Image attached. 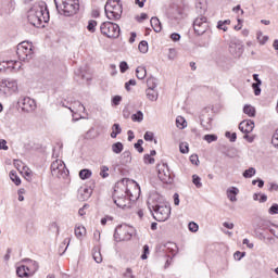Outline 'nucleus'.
I'll use <instances>...</instances> for the list:
<instances>
[{
	"mask_svg": "<svg viewBox=\"0 0 278 278\" xmlns=\"http://www.w3.org/2000/svg\"><path fill=\"white\" fill-rule=\"evenodd\" d=\"M243 244H247L248 249H253L254 244L249 241V239H243Z\"/></svg>",
	"mask_w": 278,
	"mask_h": 278,
	"instance_id": "nucleus-63",
	"label": "nucleus"
},
{
	"mask_svg": "<svg viewBox=\"0 0 278 278\" xmlns=\"http://www.w3.org/2000/svg\"><path fill=\"white\" fill-rule=\"evenodd\" d=\"M96 27H97V21L90 20L88 22V26H87L88 31H91V34H94V28Z\"/></svg>",
	"mask_w": 278,
	"mask_h": 278,
	"instance_id": "nucleus-43",
	"label": "nucleus"
},
{
	"mask_svg": "<svg viewBox=\"0 0 278 278\" xmlns=\"http://www.w3.org/2000/svg\"><path fill=\"white\" fill-rule=\"evenodd\" d=\"M269 214H278V204L275 203L269 207Z\"/></svg>",
	"mask_w": 278,
	"mask_h": 278,
	"instance_id": "nucleus-59",
	"label": "nucleus"
},
{
	"mask_svg": "<svg viewBox=\"0 0 278 278\" xmlns=\"http://www.w3.org/2000/svg\"><path fill=\"white\" fill-rule=\"evenodd\" d=\"M100 30L106 38H118L121 36V26L116 23L104 22L101 24Z\"/></svg>",
	"mask_w": 278,
	"mask_h": 278,
	"instance_id": "nucleus-9",
	"label": "nucleus"
},
{
	"mask_svg": "<svg viewBox=\"0 0 278 278\" xmlns=\"http://www.w3.org/2000/svg\"><path fill=\"white\" fill-rule=\"evenodd\" d=\"M176 127H178L179 129H186V127H187L186 119L181 116H178L176 118Z\"/></svg>",
	"mask_w": 278,
	"mask_h": 278,
	"instance_id": "nucleus-34",
	"label": "nucleus"
},
{
	"mask_svg": "<svg viewBox=\"0 0 278 278\" xmlns=\"http://www.w3.org/2000/svg\"><path fill=\"white\" fill-rule=\"evenodd\" d=\"M92 257L97 264H101L103 262V256L101 255V250L94 248L92 252Z\"/></svg>",
	"mask_w": 278,
	"mask_h": 278,
	"instance_id": "nucleus-26",
	"label": "nucleus"
},
{
	"mask_svg": "<svg viewBox=\"0 0 278 278\" xmlns=\"http://www.w3.org/2000/svg\"><path fill=\"white\" fill-rule=\"evenodd\" d=\"M201 125L206 131H210V129H212V118L208 117L206 121L202 119Z\"/></svg>",
	"mask_w": 278,
	"mask_h": 278,
	"instance_id": "nucleus-36",
	"label": "nucleus"
},
{
	"mask_svg": "<svg viewBox=\"0 0 278 278\" xmlns=\"http://www.w3.org/2000/svg\"><path fill=\"white\" fill-rule=\"evenodd\" d=\"M146 97L149 99V101H156L160 97V93L156 91V89H148L146 90Z\"/></svg>",
	"mask_w": 278,
	"mask_h": 278,
	"instance_id": "nucleus-23",
	"label": "nucleus"
},
{
	"mask_svg": "<svg viewBox=\"0 0 278 278\" xmlns=\"http://www.w3.org/2000/svg\"><path fill=\"white\" fill-rule=\"evenodd\" d=\"M79 192H80L81 201H88V199H90V197H92V188H90V187L81 188L79 190Z\"/></svg>",
	"mask_w": 278,
	"mask_h": 278,
	"instance_id": "nucleus-18",
	"label": "nucleus"
},
{
	"mask_svg": "<svg viewBox=\"0 0 278 278\" xmlns=\"http://www.w3.org/2000/svg\"><path fill=\"white\" fill-rule=\"evenodd\" d=\"M143 162L144 164H155V159L151 157L150 154H144Z\"/></svg>",
	"mask_w": 278,
	"mask_h": 278,
	"instance_id": "nucleus-48",
	"label": "nucleus"
},
{
	"mask_svg": "<svg viewBox=\"0 0 278 278\" xmlns=\"http://www.w3.org/2000/svg\"><path fill=\"white\" fill-rule=\"evenodd\" d=\"M159 178L164 184H170V181H173V177H170V169H168V164H163L162 167L159 168Z\"/></svg>",
	"mask_w": 278,
	"mask_h": 278,
	"instance_id": "nucleus-13",
	"label": "nucleus"
},
{
	"mask_svg": "<svg viewBox=\"0 0 278 278\" xmlns=\"http://www.w3.org/2000/svg\"><path fill=\"white\" fill-rule=\"evenodd\" d=\"M121 101H123V98L121 96H115L113 99H112V103L114 105H121Z\"/></svg>",
	"mask_w": 278,
	"mask_h": 278,
	"instance_id": "nucleus-57",
	"label": "nucleus"
},
{
	"mask_svg": "<svg viewBox=\"0 0 278 278\" xmlns=\"http://www.w3.org/2000/svg\"><path fill=\"white\" fill-rule=\"evenodd\" d=\"M174 204L179 205V193L174 194Z\"/></svg>",
	"mask_w": 278,
	"mask_h": 278,
	"instance_id": "nucleus-64",
	"label": "nucleus"
},
{
	"mask_svg": "<svg viewBox=\"0 0 278 278\" xmlns=\"http://www.w3.org/2000/svg\"><path fill=\"white\" fill-rule=\"evenodd\" d=\"M137 79H144L147 77V67L138 66L136 70Z\"/></svg>",
	"mask_w": 278,
	"mask_h": 278,
	"instance_id": "nucleus-27",
	"label": "nucleus"
},
{
	"mask_svg": "<svg viewBox=\"0 0 278 278\" xmlns=\"http://www.w3.org/2000/svg\"><path fill=\"white\" fill-rule=\"evenodd\" d=\"M240 193V189H238V187H230L227 189L226 194L227 198L229 199V201H231V203H236V201H238V194Z\"/></svg>",
	"mask_w": 278,
	"mask_h": 278,
	"instance_id": "nucleus-17",
	"label": "nucleus"
},
{
	"mask_svg": "<svg viewBox=\"0 0 278 278\" xmlns=\"http://www.w3.org/2000/svg\"><path fill=\"white\" fill-rule=\"evenodd\" d=\"M10 179L15 184V186H21V178L16 175L15 170L10 172Z\"/></svg>",
	"mask_w": 278,
	"mask_h": 278,
	"instance_id": "nucleus-32",
	"label": "nucleus"
},
{
	"mask_svg": "<svg viewBox=\"0 0 278 278\" xmlns=\"http://www.w3.org/2000/svg\"><path fill=\"white\" fill-rule=\"evenodd\" d=\"M54 3L62 16H75L79 12V0H54Z\"/></svg>",
	"mask_w": 278,
	"mask_h": 278,
	"instance_id": "nucleus-4",
	"label": "nucleus"
},
{
	"mask_svg": "<svg viewBox=\"0 0 278 278\" xmlns=\"http://www.w3.org/2000/svg\"><path fill=\"white\" fill-rule=\"evenodd\" d=\"M128 70H129V65L127 64V62L123 61L119 63L121 73H127Z\"/></svg>",
	"mask_w": 278,
	"mask_h": 278,
	"instance_id": "nucleus-50",
	"label": "nucleus"
},
{
	"mask_svg": "<svg viewBox=\"0 0 278 278\" xmlns=\"http://www.w3.org/2000/svg\"><path fill=\"white\" fill-rule=\"evenodd\" d=\"M108 170H110V168L108 166L101 167L100 175H101V177H103V179H105L106 177H110V174H108Z\"/></svg>",
	"mask_w": 278,
	"mask_h": 278,
	"instance_id": "nucleus-52",
	"label": "nucleus"
},
{
	"mask_svg": "<svg viewBox=\"0 0 278 278\" xmlns=\"http://www.w3.org/2000/svg\"><path fill=\"white\" fill-rule=\"evenodd\" d=\"M143 138H144V140H146L147 142H153V132L147 131V132L144 134Z\"/></svg>",
	"mask_w": 278,
	"mask_h": 278,
	"instance_id": "nucleus-55",
	"label": "nucleus"
},
{
	"mask_svg": "<svg viewBox=\"0 0 278 278\" xmlns=\"http://www.w3.org/2000/svg\"><path fill=\"white\" fill-rule=\"evenodd\" d=\"M16 55L20 62H29L34 58V46L29 41H23L17 45Z\"/></svg>",
	"mask_w": 278,
	"mask_h": 278,
	"instance_id": "nucleus-6",
	"label": "nucleus"
},
{
	"mask_svg": "<svg viewBox=\"0 0 278 278\" xmlns=\"http://www.w3.org/2000/svg\"><path fill=\"white\" fill-rule=\"evenodd\" d=\"M192 182L195 185V188H203V184L201 182V177H199V175L194 174L192 176Z\"/></svg>",
	"mask_w": 278,
	"mask_h": 278,
	"instance_id": "nucleus-39",
	"label": "nucleus"
},
{
	"mask_svg": "<svg viewBox=\"0 0 278 278\" xmlns=\"http://www.w3.org/2000/svg\"><path fill=\"white\" fill-rule=\"evenodd\" d=\"M243 112L250 116L251 118H253L255 116V108H253L250 104H245L243 108Z\"/></svg>",
	"mask_w": 278,
	"mask_h": 278,
	"instance_id": "nucleus-29",
	"label": "nucleus"
},
{
	"mask_svg": "<svg viewBox=\"0 0 278 278\" xmlns=\"http://www.w3.org/2000/svg\"><path fill=\"white\" fill-rule=\"evenodd\" d=\"M255 173H257V170H255L254 167H250L243 172V177L245 179H251V177H254Z\"/></svg>",
	"mask_w": 278,
	"mask_h": 278,
	"instance_id": "nucleus-33",
	"label": "nucleus"
},
{
	"mask_svg": "<svg viewBox=\"0 0 278 278\" xmlns=\"http://www.w3.org/2000/svg\"><path fill=\"white\" fill-rule=\"evenodd\" d=\"M245 255H247V252L237 251L235 252L233 257L237 262H240V260H242V257H244Z\"/></svg>",
	"mask_w": 278,
	"mask_h": 278,
	"instance_id": "nucleus-47",
	"label": "nucleus"
},
{
	"mask_svg": "<svg viewBox=\"0 0 278 278\" xmlns=\"http://www.w3.org/2000/svg\"><path fill=\"white\" fill-rule=\"evenodd\" d=\"M191 164H194L195 166H199V156L197 154H192L190 156Z\"/></svg>",
	"mask_w": 278,
	"mask_h": 278,
	"instance_id": "nucleus-56",
	"label": "nucleus"
},
{
	"mask_svg": "<svg viewBox=\"0 0 278 278\" xmlns=\"http://www.w3.org/2000/svg\"><path fill=\"white\" fill-rule=\"evenodd\" d=\"M229 52L233 58H240L244 53V46L241 43H231L229 47Z\"/></svg>",
	"mask_w": 278,
	"mask_h": 278,
	"instance_id": "nucleus-16",
	"label": "nucleus"
},
{
	"mask_svg": "<svg viewBox=\"0 0 278 278\" xmlns=\"http://www.w3.org/2000/svg\"><path fill=\"white\" fill-rule=\"evenodd\" d=\"M148 207L159 223H166L170 218V205L164 202L160 194H152L148 200Z\"/></svg>",
	"mask_w": 278,
	"mask_h": 278,
	"instance_id": "nucleus-2",
	"label": "nucleus"
},
{
	"mask_svg": "<svg viewBox=\"0 0 278 278\" xmlns=\"http://www.w3.org/2000/svg\"><path fill=\"white\" fill-rule=\"evenodd\" d=\"M50 168L52 177H56L58 179H65V177H68V168H66L64 161L60 159L53 161Z\"/></svg>",
	"mask_w": 278,
	"mask_h": 278,
	"instance_id": "nucleus-8",
	"label": "nucleus"
},
{
	"mask_svg": "<svg viewBox=\"0 0 278 278\" xmlns=\"http://www.w3.org/2000/svg\"><path fill=\"white\" fill-rule=\"evenodd\" d=\"M271 144L275 147V149H278V128L275 130L271 137Z\"/></svg>",
	"mask_w": 278,
	"mask_h": 278,
	"instance_id": "nucleus-42",
	"label": "nucleus"
},
{
	"mask_svg": "<svg viewBox=\"0 0 278 278\" xmlns=\"http://www.w3.org/2000/svg\"><path fill=\"white\" fill-rule=\"evenodd\" d=\"M256 38H257L260 45H266V42H268V36H264V35L262 34V31H258V33L256 34Z\"/></svg>",
	"mask_w": 278,
	"mask_h": 278,
	"instance_id": "nucleus-37",
	"label": "nucleus"
},
{
	"mask_svg": "<svg viewBox=\"0 0 278 278\" xmlns=\"http://www.w3.org/2000/svg\"><path fill=\"white\" fill-rule=\"evenodd\" d=\"M203 140L207 141L208 144H212V142H216V140H218V136H216V135H205L203 137Z\"/></svg>",
	"mask_w": 278,
	"mask_h": 278,
	"instance_id": "nucleus-40",
	"label": "nucleus"
},
{
	"mask_svg": "<svg viewBox=\"0 0 278 278\" xmlns=\"http://www.w3.org/2000/svg\"><path fill=\"white\" fill-rule=\"evenodd\" d=\"M239 129L242 134H251L255 129V123L251 119H245L239 124Z\"/></svg>",
	"mask_w": 278,
	"mask_h": 278,
	"instance_id": "nucleus-15",
	"label": "nucleus"
},
{
	"mask_svg": "<svg viewBox=\"0 0 278 278\" xmlns=\"http://www.w3.org/2000/svg\"><path fill=\"white\" fill-rule=\"evenodd\" d=\"M27 265H21L16 268V275L17 277H31L33 275L27 270Z\"/></svg>",
	"mask_w": 278,
	"mask_h": 278,
	"instance_id": "nucleus-19",
	"label": "nucleus"
},
{
	"mask_svg": "<svg viewBox=\"0 0 278 278\" xmlns=\"http://www.w3.org/2000/svg\"><path fill=\"white\" fill-rule=\"evenodd\" d=\"M122 131H123V128H121V125L114 124L112 126L111 138H116V136H118V134H121Z\"/></svg>",
	"mask_w": 278,
	"mask_h": 278,
	"instance_id": "nucleus-31",
	"label": "nucleus"
},
{
	"mask_svg": "<svg viewBox=\"0 0 278 278\" xmlns=\"http://www.w3.org/2000/svg\"><path fill=\"white\" fill-rule=\"evenodd\" d=\"M123 149H125V147L123 146V142L117 141L115 143H113L111 146V150L116 154L119 155V153H123Z\"/></svg>",
	"mask_w": 278,
	"mask_h": 278,
	"instance_id": "nucleus-25",
	"label": "nucleus"
},
{
	"mask_svg": "<svg viewBox=\"0 0 278 278\" xmlns=\"http://www.w3.org/2000/svg\"><path fill=\"white\" fill-rule=\"evenodd\" d=\"M21 66L22 64L18 61H3L0 62V73H3L9 68H12L13 71H21Z\"/></svg>",
	"mask_w": 278,
	"mask_h": 278,
	"instance_id": "nucleus-14",
	"label": "nucleus"
},
{
	"mask_svg": "<svg viewBox=\"0 0 278 278\" xmlns=\"http://www.w3.org/2000/svg\"><path fill=\"white\" fill-rule=\"evenodd\" d=\"M226 138H229L230 142H236L238 135L236 132L226 131Z\"/></svg>",
	"mask_w": 278,
	"mask_h": 278,
	"instance_id": "nucleus-49",
	"label": "nucleus"
},
{
	"mask_svg": "<svg viewBox=\"0 0 278 278\" xmlns=\"http://www.w3.org/2000/svg\"><path fill=\"white\" fill-rule=\"evenodd\" d=\"M231 24V21L230 20H225L224 22L223 21H219L217 23V28L218 29H223V31H227V27H223V25H230Z\"/></svg>",
	"mask_w": 278,
	"mask_h": 278,
	"instance_id": "nucleus-41",
	"label": "nucleus"
},
{
	"mask_svg": "<svg viewBox=\"0 0 278 278\" xmlns=\"http://www.w3.org/2000/svg\"><path fill=\"white\" fill-rule=\"evenodd\" d=\"M147 255H149V245H143V254L141 255V260H147Z\"/></svg>",
	"mask_w": 278,
	"mask_h": 278,
	"instance_id": "nucleus-60",
	"label": "nucleus"
},
{
	"mask_svg": "<svg viewBox=\"0 0 278 278\" xmlns=\"http://www.w3.org/2000/svg\"><path fill=\"white\" fill-rule=\"evenodd\" d=\"M253 79L256 83H253L254 85L262 86V79H260V75L253 74Z\"/></svg>",
	"mask_w": 278,
	"mask_h": 278,
	"instance_id": "nucleus-61",
	"label": "nucleus"
},
{
	"mask_svg": "<svg viewBox=\"0 0 278 278\" xmlns=\"http://www.w3.org/2000/svg\"><path fill=\"white\" fill-rule=\"evenodd\" d=\"M80 179H90L92 177V172L90 169H81L79 172Z\"/></svg>",
	"mask_w": 278,
	"mask_h": 278,
	"instance_id": "nucleus-35",
	"label": "nucleus"
},
{
	"mask_svg": "<svg viewBox=\"0 0 278 278\" xmlns=\"http://www.w3.org/2000/svg\"><path fill=\"white\" fill-rule=\"evenodd\" d=\"M257 227L258 229H261V231H266L267 229H270V227H273V223L267 219H260Z\"/></svg>",
	"mask_w": 278,
	"mask_h": 278,
	"instance_id": "nucleus-24",
	"label": "nucleus"
},
{
	"mask_svg": "<svg viewBox=\"0 0 278 278\" xmlns=\"http://www.w3.org/2000/svg\"><path fill=\"white\" fill-rule=\"evenodd\" d=\"M28 22L34 27H40L42 23L49 22V11L47 10L46 2L35 3L34 7L28 11Z\"/></svg>",
	"mask_w": 278,
	"mask_h": 278,
	"instance_id": "nucleus-3",
	"label": "nucleus"
},
{
	"mask_svg": "<svg viewBox=\"0 0 278 278\" xmlns=\"http://www.w3.org/2000/svg\"><path fill=\"white\" fill-rule=\"evenodd\" d=\"M123 157L126 159V162H131V152L125 151V152L123 153Z\"/></svg>",
	"mask_w": 278,
	"mask_h": 278,
	"instance_id": "nucleus-62",
	"label": "nucleus"
},
{
	"mask_svg": "<svg viewBox=\"0 0 278 278\" xmlns=\"http://www.w3.org/2000/svg\"><path fill=\"white\" fill-rule=\"evenodd\" d=\"M148 89L155 90L157 88V79L155 77H150L147 80Z\"/></svg>",
	"mask_w": 278,
	"mask_h": 278,
	"instance_id": "nucleus-30",
	"label": "nucleus"
},
{
	"mask_svg": "<svg viewBox=\"0 0 278 278\" xmlns=\"http://www.w3.org/2000/svg\"><path fill=\"white\" fill-rule=\"evenodd\" d=\"M179 149H180V153H184V154L190 151V149L188 148V143H180Z\"/></svg>",
	"mask_w": 278,
	"mask_h": 278,
	"instance_id": "nucleus-54",
	"label": "nucleus"
},
{
	"mask_svg": "<svg viewBox=\"0 0 278 278\" xmlns=\"http://www.w3.org/2000/svg\"><path fill=\"white\" fill-rule=\"evenodd\" d=\"M150 23H151V27L156 34H160V31H162V22H160V18L152 17Z\"/></svg>",
	"mask_w": 278,
	"mask_h": 278,
	"instance_id": "nucleus-22",
	"label": "nucleus"
},
{
	"mask_svg": "<svg viewBox=\"0 0 278 278\" xmlns=\"http://www.w3.org/2000/svg\"><path fill=\"white\" fill-rule=\"evenodd\" d=\"M26 262H27V265H26L27 270L34 276L39 268L38 262L29 258H27Z\"/></svg>",
	"mask_w": 278,
	"mask_h": 278,
	"instance_id": "nucleus-20",
	"label": "nucleus"
},
{
	"mask_svg": "<svg viewBox=\"0 0 278 278\" xmlns=\"http://www.w3.org/2000/svg\"><path fill=\"white\" fill-rule=\"evenodd\" d=\"M188 227L189 231H192V233H197V231H199V225L194 222L189 223Z\"/></svg>",
	"mask_w": 278,
	"mask_h": 278,
	"instance_id": "nucleus-46",
	"label": "nucleus"
},
{
	"mask_svg": "<svg viewBox=\"0 0 278 278\" xmlns=\"http://www.w3.org/2000/svg\"><path fill=\"white\" fill-rule=\"evenodd\" d=\"M131 121L134 123H142V121H144V113H142V111H138L131 115Z\"/></svg>",
	"mask_w": 278,
	"mask_h": 278,
	"instance_id": "nucleus-28",
	"label": "nucleus"
},
{
	"mask_svg": "<svg viewBox=\"0 0 278 278\" xmlns=\"http://www.w3.org/2000/svg\"><path fill=\"white\" fill-rule=\"evenodd\" d=\"M104 12L109 21H118L123 16V3L108 1L104 5Z\"/></svg>",
	"mask_w": 278,
	"mask_h": 278,
	"instance_id": "nucleus-5",
	"label": "nucleus"
},
{
	"mask_svg": "<svg viewBox=\"0 0 278 278\" xmlns=\"http://www.w3.org/2000/svg\"><path fill=\"white\" fill-rule=\"evenodd\" d=\"M8 149H10L8 147V141L5 139H0V150L8 151Z\"/></svg>",
	"mask_w": 278,
	"mask_h": 278,
	"instance_id": "nucleus-53",
	"label": "nucleus"
},
{
	"mask_svg": "<svg viewBox=\"0 0 278 278\" xmlns=\"http://www.w3.org/2000/svg\"><path fill=\"white\" fill-rule=\"evenodd\" d=\"M170 39L174 41V42H178V40H181V35H179L178 33H173L170 35Z\"/></svg>",
	"mask_w": 278,
	"mask_h": 278,
	"instance_id": "nucleus-58",
	"label": "nucleus"
},
{
	"mask_svg": "<svg viewBox=\"0 0 278 278\" xmlns=\"http://www.w3.org/2000/svg\"><path fill=\"white\" fill-rule=\"evenodd\" d=\"M134 233H136V229H134V227L123 224L116 227L114 238L117 242H123L131 240Z\"/></svg>",
	"mask_w": 278,
	"mask_h": 278,
	"instance_id": "nucleus-7",
	"label": "nucleus"
},
{
	"mask_svg": "<svg viewBox=\"0 0 278 278\" xmlns=\"http://www.w3.org/2000/svg\"><path fill=\"white\" fill-rule=\"evenodd\" d=\"M17 106L22 112L29 114V112H34V110H36V100L29 97H21L17 100Z\"/></svg>",
	"mask_w": 278,
	"mask_h": 278,
	"instance_id": "nucleus-12",
	"label": "nucleus"
},
{
	"mask_svg": "<svg viewBox=\"0 0 278 278\" xmlns=\"http://www.w3.org/2000/svg\"><path fill=\"white\" fill-rule=\"evenodd\" d=\"M260 86L262 85L252 84L255 97H260L262 94V88H260Z\"/></svg>",
	"mask_w": 278,
	"mask_h": 278,
	"instance_id": "nucleus-51",
	"label": "nucleus"
},
{
	"mask_svg": "<svg viewBox=\"0 0 278 278\" xmlns=\"http://www.w3.org/2000/svg\"><path fill=\"white\" fill-rule=\"evenodd\" d=\"M124 278H136V275H134V270L131 268H126L125 273L123 274Z\"/></svg>",
	"mask_w": 278,
	"mask_h": 278,
	"instance_id": "nucleus-45",
	"label": "nucleus"
},
{
	"mask_svg": "<svg viewBox=\"0 0 278 278\" xmlns=\"http://www.w3.org/2000/svg\"><path fill=\"white\" fill-rule=\"evenodd\" d=\"M140 197V185L129 178H123L114 187L113 201L117 207L129 210L131 201H137Z\"/></svg>",
	"mask_w": 278,
	"mask_h": 278,
	"instance_id": "nucleus-1",
	"label": "nucleus"
},
{
	"mask_svg": "<svg viewBox=\"0 0 278 278\" xmlns=\"http://www.w3.org/2000/svg\"><path fill=\"white\" fill-rule=\"evenodd\" d=\"M193 29L198 36H203L210 29L207 17L200 15L193 21Z\"/></svg>",
	"mask_w": 278,
	"mask_h": 278,
	"instance_id": "nucleus-11",
	"label": "nucleus"
},
{
	"mask_svg": "<svg viewBox=\"0 0 278 278\" xmlns=\"http://www.w3.org/2000/svg\"><path fill=\"white\" fill-rule=\"evenodd\" d=\"M18 90V83L14 79L4 78L0 81V94L2 97H10L13 92Z\"/></svg>",
	"mask_w": 278,
	"mask_h": 278,
	"instance_id": "nucleus-10",
	"label": "nucleus"
},
{
	"mask_svg": "<svg viewBox=\"0 0 278 278\" xmlns=\"http://www.w3.org/2000/svg\"><path fill=\"white\" fill-rule=\"evenodd\" d=\"M139 51H140V53H147L149 51V42H147L144 40L141 41L139 43Z\"/></svg>",
	"mask_w": 278,
	"mask_h": 278,
	"instance_id": "nucleus-38",
	"label": "nucleus"
},
{
	"mask_svg": "<svg viewBox=\"0 0 278 278\" xmlns=\"http://www.w3.org/2000/svg\"><path fill=\"white\" fill-rule=\"evenodd\" d=\"M74 233L78 240H84V238L86 237V227L81 225L76 226L74 229Z\"/></svg>",
	"mask_w": 278,
	"mask_h": 278,
	"instance_id": "nucleus-21",
	"label": "nucleus"
},
{
	"mask_svg": "<svg viewBox=\"0 0 278 278\" xmlns=\"http://www.w3.org/2000/svg\"><path fill=\"white\" fill-rule=\"evenodd\" d=\"M142 144H144V141L142 139H139L137 143H135V149H137L139 153H142L144 151V148H142Z\"/></svg>",
	"mask_w": 278,
	"mask_h": 278,
	"instance_id": "nucleus-44",
	"label": "nucleus"
}]
</instances>
